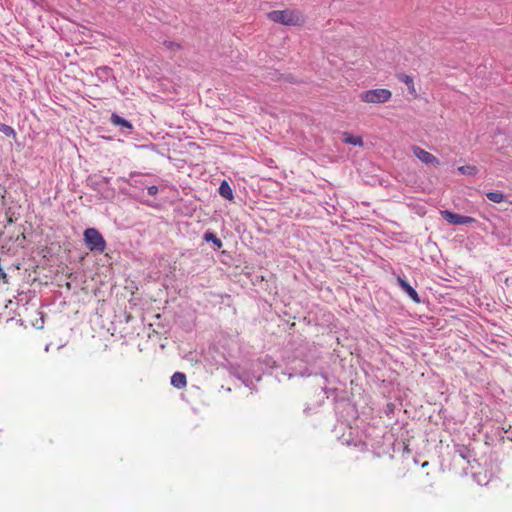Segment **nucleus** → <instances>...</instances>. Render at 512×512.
Returning <instances> with one entry per match:
<instances>
[{"label": "nucleus", "mask_w": 512, "mask_h": 512, "mask_svg": "<svg viewBox=\"0 0 512 512\" xmlns=\"http://www.w3.org/2000/svg\"><path fill=\"white\" fill-rule=\"evenodd\" d=\"M168 46H169V48H172V49H174V48L180 49V45L176 44V43L169 42Z\"/></svg>", "instance_id": "obj_17"}, {"label": "nucleus", "mask_w": 512, "mask_h": 512, "mask_svg": "<svg viewBox=\"0 0 512 512\" xmlns=\"http://www.w3.org/2000/svg\"><path fill=\"white\" fill-rule=\"evenodd\" d=\"M147 191H148V194L151 196L156 195L158 192V187L155 185L149 186Z\"/></svg>", "instance_id": "obj_16"}, {"label": "nucleus", "mask_w": 512, "mask_h": 512, "mask_svg": "<svg viewBox=\"0 0 512 512\" xmlns=\"http://www.w3.org/2000/svg\"><path fill=\"white\" fill-rule=\"evenodd\" d=\"M219 193L221 196H223L225 199L231 200L233 198V192L230 187V185L223 181L219 187Z\"/></svg>", "instance_id": "obj_11"}, {"label": "nucleus", "mask_w": 512, "mask_h": 512, "mask_svg": "<svg viewBox=\"0 0 512 512\" xmlns=\"http://www.w3.org/2000/svg\"><path fill=\"white\" fill-rule=\"evenodd\" d=\"M204 240L207 242H212L215 244L218 248L222 246L221 240L213 233L207 232L204 234Z\"/></svg>", "instance_id": "obj_14"}, {"label": "nucleus", "mask_w": 512, "mask_h": 512, "mask_svg": "<svg viewBox=\"0 0 512 512\" xmlns=\"http://www.w3.org/2000/svg\"><path fill=\"white\" fill-rule=\"evenodd\" d=\"M84 241L90 251L103 252L106 248L105 239L95 228H87L84 231Z\"/></svg>", "instance_id": "obj_3"}, {"label": "nucleus", "mask_w": 512, "mask_h": 512, "mask_svg": "<svg viewBox=\"0 0 512 512\" xmlns=\"http://www.w3.org/2000/svg\"><path fill=\"white\" fill-rule=\"evenodd\" d=\"M392 97V92L389 89L377 88L362 91L359 98L362 102L368 104H382L388 102Z\"/></svg>", "instance_id": "obj_2"}, {"label": "nucleus", "mask_w": 512, "mask_h": 512, "mask_svg": "<svg viewBox=\"0 0 512 512\" xmlns=\"http://www.w3.org/2000/svg\"><path fill=\"white\" fill-rule=\"evenodd\" d=\"M397 78L399 81H401L402 83H404L407 86L408 91L411 95L416 96V88H415L414 80L411 76L406 75V74H400L397 76Z\"/></svg>", "instance_id": "obj_8"}, {"label": "nucleus", "mask_w": 512, "mask_h": 512, "mask_svg": "<svg viewBox=\"0 0 512 512\" xmlns=\"http://www.w3.org/2000/svg\"><path fill=\"white\" fill-rule=\"evenodd\" d=\"M345 144H350L354 146L362 147L364 145L363 139L361 136H354L348 132L343 133V140Z\"/></svg>", "instance_id": "obj_9"}, {"label": "nucleus", "mask_w": 512, "mask_h": 512, "mask_svg": "<svg viewBox=\"0 0 512 512\" xmlns=\"http://www.w3.org/2000/svg\"><path fill=\"white\" fill-rule=\"evenodd\" d=\"M0 132L4 133L8 137H15L16 135L15 130L11 126L6 124H0Z\"/></svg>", "instance_id": "obj_15"}, {"label": "nucleus", "mask_w": 512, "mask_h": 512, "mask_svg": "<svg viewBox=\"0 0 512 512\" xmlns=\"http://www.w3.org/2000/svg\"><path fill=\"white\" fill-rule=\"evenodd\" d=\"M412 152L416 158H418L422 163L428 166H438L440 165L439 159L434 156L432 153L422 149L419 146H412Z\"/></svg>", "instance_id": "obj_4"}, {"label": "nucleus", "mask_w": 512, "mask_h": 512, "mask_svg": "<svg viewBox=\"0 0 512 512\" xmlns=\"http://www.w3.org/2000/svg\"><path fill=\"white\" fill-rule=\"evenodd\" d=\"M399 286L409 295V297L415 302L420 303V298L416 290L403 278L397 277Z\"/></svg>", "instance_id": "obj_6"}, {"label": "nucleus", "mask_w": 512, "mask_h": 512, "mask_svg": "<svg viewBox=\"0 0 512 512\" xmlns=\"http://www.w3.org/2000/svg\"><path fill=\"white\" fill-rule=\"evenodd\" d=\"M171 385L177 389H183L187 385L186 375L182 372H175L171 377Z\"/></svg>", "instance_id": "obj_7"}, {"label": "nucleus", "mask_w": 512, "mask_h": 512, "mask_svg": "<svg viewBox=\"0 0 512 512\" xmlns=\"http://www.w3.org/2000/svg\"><path fill=\"white\" fill-rule=\"evenodd\" d=\"M458 171L461 173V174H464V175H470V176H474L477 174L478 172V169L476 166H473V165H464V166H460L458 168Z\"/></svg>", "instance_id": "obj_13"}, {"label": "nucleus", "mask_w": 512, "mask_h": 512, "mask_svg": "<svg viewBox=\"0 0 512 512\" xmlns=\"http://www.w3.org/2000/svg\"><path fill=\"white\" fill-rule=\"evenodd\" d=\"M440 214L443 219H445L450 224L454 225H464L476 222V219H474L473 217L459 215L449 210H442L440 211Z\"/></svg>", "instance_id": "obj_5"}, {"label": "nucleus", "mask_w": 512, "mask_h": 512, "mask_svg": "<svg viewBox=\"0 0 512 512\" xmlns=\"http://www.w3.org/2000/svg\"><path fill=\"white\" fill-rule=\"evenodd\" d=\"M111 122H112V124H114V125L122 126V127L129 128V129H131V128H132V125H131V123H130L128 120H126V119H124V118L120 117V116H119L118 114H116V113H113V114L111 115Z\"/></svg>", "instance_id": "obj_10"}, {"label": "nucleus", "mask_w": 512, "mask_h": 512, "mask_svg": "<svg viewBox=\"0 0 512 512\" xmlns=\"http://www.w3.org/2000/svg\"><path fill=\"white\" fill-rule=\"evenodd\" d=\"M486 197L494 203H502L505 200V195L501 191L488 192Z\"/></svg>", "instance_id": "obj_12"}, {"label": "nucleus", "mask_w": 512, "mask_h": 512, "mask_svg": "<svg viewBox=\"0 0 512 512\" xmlns=\"http://www.w3.org/2000/svg\"><path fill=\"white\" fill-rule=\"evenodd\" d=\"M267 17L270 21L285 26H299L305 22L304 14L298 9L273 10Z\"/></svg>", "instance_id": "obj_1"}]
</instances>
